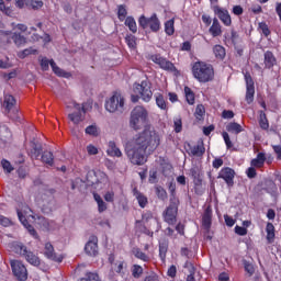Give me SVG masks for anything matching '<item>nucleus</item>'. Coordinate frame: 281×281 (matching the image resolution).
<instances>
[{
	"label": "nucleus",
	"instance_id": "nucleus-1",
	"mask_svg": "<svg viewBox=\"0 0 281 281\" xmlns=\"http://www.w3.org/2000/svg\"><path fill=\"white\" fill-rule=\"evenodd\" d=\"M161 144V136L150 125L136 134L125 145V155L133 166H144L148 161V155H153Z\"/></svg>",
	"mask_w": 281,
	"mask_h": 281
},
{
	"label": "nucleus",
	"instance_id": "nucleus-2",
	"mask_svg": "<svg viewBox=\"0 0 281 281\" xmlns=\"http://www.w3.org/2000/svg\"><path fill=\"white\" fill-rule=\"evenodd\" d=\"M192 74L199 82H212L214 80V66L205 61H195L192 66Z\"/></svg>",
	"mask_w": 281,
	"mask_h": 281
},
{
	"label": "nucleus",
	"instance_id": "nucleus-3",
	"mask_svg": "<svg viewBox=\"0 0 281 281\" xmlns=\"http://www.w3.org/2000/svg\"><path fill=\"white\" fill-rule=\"evenodd\" d=\"M146 122H148V110L143 105H136L130 115V127L133 131H142Z\"/></svg>",
	"mask_w": 281,
	"mask_h": 281
},
{
	"label": "nucleus",
	"instance_id": "nucleus-4",
	"mask_svg": "<svg viewBox=\"0 0 281 281\" xmlns=\"http://www.w3.org/2000/svg\"><path fill=\"white\" fill-rule=\"evenodd\" d=\"M11 249H13L15 254L23 256L29 265H32L33 267H38L41 265V259L38 256H36L32 250L27 249V246L23 245V243L14 241L11 245Z\"/></svg>",
	"mask_w": 281,
	"mask_h": 281
},
{
	"label": "nucleus",
	"instance_id": "nucleus-5",
	"mask_svg": "<svg viewBox=\"0 0 281 281\" xmlns=\"http://www.w3.org/2000/svg\"><path fill=\"white\" fill-rule=\"evenodd\" d=\"M74 111L68 114V120L72 122V124H80V122H85L87 117V111L91 109V105L87 102L80 104L77 102H72Z\"/></svg>",
	"mask_w": 281,
	"mask_h": 281
},
{
	"label": "nucleus",
	"instance_id": "nucleus-6",
	"mask_svg": "<svg viewBox=\"0 0 281 281\" xmlns=\"http://www.w3.org/2000/svg\"><path fill=\"white\" fill-rule=\"evenodd\" d=\"M2 108L10 120L16 122L19 120V108H16V99L12 94H4L2 100Z\"/></svg>",
	"mask_w": 281,
	"mask_h": 281
},
{
	"label": "nucleus",
	"instance_id": "nucleus-7",
	"mask_svg": "<svg viewBox=\"0 0 281 281\" xmlns=\"http://www.w3.org/2000/svg\"><path fill=\"white\" fill-rule=\"evenodd\" d=\"M105 109L109 113H124V97L119 92H114L105 102Z\"/></svg>",
	"mask_w": 281,
	"mask_h": 281
},
{
	"label": "nucleus",
	"instance_id": "nucleus-8",
	"mask_svg": "<svg viewBox=\"0 0 281 281\" xmlns=\"http://www.w3.org/2000/svg\"><path fill=\"white\" fill-rule=\"evenodd\" d=\"M133 91L140 95V100H143V102H150V100H153L151 85L148 80H143L140 83L135 82Z\"/></svg>",
	"mask_w": 281,
	"mask_h": 281
},
{
	"label": "nucleus",
	"instance_id": "nucleus-9",
	"mask_svg": "<svg viewBox=\"0 0 281 281\" xmlns=\"http://www.w3.org/2000/svg\"><path fill=\"white\" fill-rule=\"evenodd\" d=\"M138 25L143 30L149 27L153 32H159L161 30V22L157 16V13H153L150 18H146V15H140L138 19Z\"/></svg>",
	"mask_w": 281,
	"mask_h": 281
},
{
	"label": "nucleus",
	"instance_id": "nucleus-10",
	"mask_svg": "<svg viewBox=\"0 0 281 281\" xmlns=\"http://www.w3.org/2000/svg\"><path fill=\"white\" fill-rule=\"evenodd\" d=\"M180 203L181 202L169 201V205L162 214L165 223H168V225H175V223H177V214H179Z\"/></svg>",
	"mask_w": 281,
	"mask_h": 281
},
{
	"label": "nucleus",
	"instance_id": "nucleus-11",
	"mask_svg": "<svg viewBox=\"0 0 281 281\" xmlns=\"http://www.w3.org/2000/svg\"><path fill=\"white\" fill-rule=\"evenodd\" d=\"M148 60H151V63L158 65V67L164 69V71H175L177 69L175 64H172V61L168 60L166 57L161 56V54L149 55Z\"/></svg>",
	"mask_w": 281,
	"mask_h": 281
},
{
	"label": "nucleus",
	"instance_id": "nucleus-12",
	"mask_svg": "<svg viewBox=\"0 0 281 281\" xmlns=\"http://www.w3.org/2000/svg\"><path fill=\"white\" fill-rule=\"evenodd\" d=\"M244 79L246 82V97L245 100L247 104H251L254 102V95H256V86L254 83V78H251V74L246 71L244 74Z\"/></svg>",
	"mask_w": 281,
	"mask_h": 281
},
{
	"label": "nucleus",
	"instance_id": "nucleus-13",
	"mask_svg": "<svg viewBox=\"0 0 281 281\" xmlns=\"http://www.w3.org/2000/svg\"><path fill=\"white\" fill-rule=\"evenodd\" d=\"M11 269L13 276L19 281H27V268H25V265L19 260H12L11 261Z\"/></svg>",
	"mask_w": 281,
	"mask_h": 281
},
{
	"label": "nucleus",
	"instance_id": "nucleus-14",
	"mask_svg": "<svg viewBox=\"0 0 281 281\" xmlns=\"http://www.w3.org/2000/svg\"><path fill=\"white\" fill-rule=\"evenodd\" d=\"M236 177V171L232 167H223L217 176V179H223L228 188H234V178Z\"/></svg>",
	"mask_w": 281,
	"mask_h": 281
},
{
	"label": "nucleus",
	"instance_id": "nucleus-15",
	"mask_svg": "<svg viewBox=\"0 0 281 281\" xmlns=\"http://www.w3.org/2000/svg\"><path fill=\"white\" fill-rule=\"evenodd\" d=\"M213 12L214 14H216L223 25H225L226 27L232 26V15H229V11L227 9L215 5L213 7Z\"/></svg>",
	"mask_w": 281,
	"mask_h": 281
},
{
	"label": "nucleus",
	"instance_id": "nucleus-16",
	"mask_svg": "<svg viewBox=\"0 0 281 281\" xmlns=\"http://www.w3.org/2000/svg\"><path fill=\"white\" fill-rule=\"evenodd\" d=\"M44 256L47 260H52L53 262H63V255H57L54 249V245L52 243H46L44 247Z\"/></svg>",
	"mask_w": 281,
	"mask_h": 281
},
{
	"label": "nucleus",
	"instance_id": "nucleus-17",
	"mask_svg": "<svg viewBox=\"0 0 281 281\" xmlns=\"http://www.w3.org/2000/svg\"><path fill=\"white\" fill-rule=\"evenodd\" d=\"M85 252L87 254V256H91L92 258H95V256H98V237L95 235L90 236L89 240L85 246Z\"/></svg>",
	"mask_w": 281,
	"mask_h": 281
},
{
	"label": "nucleus",
	"instance_id": "nucleus-18",
	"mask_svg": "<svg viewBox=\"0 0 281 281\" xmlns=\"http://www.w3.org/2000/svg\"><path fill=\"white\" fill-rule=\"evenodd\" d=\"M16 213H18L20 223H22V225L27 229L29 234H31L33 238L38 239V233L34 228V226H32V224L27 222V218L25 217V215H23V212H21V210H18Z\"/></svg>",
	"mask_w": 281,
	"mask_h": 281
},
{
	"label": "nucleus",
	"instance_id": "nucleus-19",
	"mask_svg": "<svg viewBox=\"0 0 281 281\" xmlns=\"http://www.w3.org/2000/svg\"><path fill=\"white\" fill-rule=\"evenodd\" d=\"M209 34H211L213 38L223 36V26L221 25V22H218V19L216 18L213 19V23L209 29Z\"/></svg>",
	"mask_w": 281,
	"mask_h": 281
},
{
	"label": "nucleus",
	"instance_id": "nucleus-20",
	"mask_svg": "<svg viewBox=\"0 0 281 281\" xmlns=\"http://www.w3.org/2000/svg\"><path fill=\"white\" fill-rule=\"evenodd\" d=\"M212 205L206 206L202 215V225L205 229H210V227H212Z\"/></svg>",
	"mask_w": 281,
	"mask_h": 281
},
{
	"label": "nucleus",
	"instance_id": "nucleus-21",
	"mask_svg": "<svg viewBox=\"0 0 281 281\" xmlns=\"http://www.w3.org/2000/svg\"><path fill=\"white\" fill-rule=\"evenodd\" d=\"M188 146L190 148L189 155H191L192 157H203V155H205V145L203 144V142L195 146H192L190 144H188Z\"/></svg>",
	"mask_w": 281,
	"mask_h": 281
},
{
	"label": "nucleus",
	"instance_id": "nucleus-22",
	"mask_svg": "<svg viewBox=\"0 0 281 281\" xmlns=\"http://www.w3.org/2000/svg\"><path fill=\"white\" fill-rule=\"evenodd\" d=\"M265 161H267V154L260 151L256 158L251 159L250 166L252 168H265Z\"/></svg>",
	"mask_w": 281,
	"mask_h": 281
},
{
	"label": "nucleus",
	"instance_id": "nucleus-23",
	"mask_svg": "<svg viewBox=\"0 0 281 281\" xmlns=\"http://www.w3.org/2000/svg\"><path fill=\"white\" fill-rule=\"evenodd\" d=\"M133 195L137 200L139 207H142L143 210L148 205V198L144 195V193L139 192L137 188L133 189Z\"/></svg>",
	"mask_w": 281,
	"mask_h": 281
},
{
	"label": "nucleus",
	"instance_id": "nucleus-24",
	"mask_svg": "<svg viewBox=\"0 0 281 281\" xmlns=\"http://www.w3.org/2000/svg\"><path fill=\"white\" fill-rule=\"evenodd\" d=\"M50 67L55 76H58L59 78H71V72L63 70L56 65V61H54V59H50Z\"/></svg>",
	"mask_w": 281,
	"mask_h": 281
},
{
	"label": "nucleus",
	"instance_id": "nucleus-25",
	"mask_svg": "<svg viewBox=\"0 0 281 281\" xmlns=\"http://www.w3.org/2000/svg\"><path fill=\"white\" fill-rule=\"evenodd\" d=\"M213 54L217 60H225V57L227 56V52L221 44L213 46Z\"/></svg>",
	"mask_w": 281,
	"mask_h": 281
},
{
	"label": "nucleus",
	"instance_id": "nucleus-26",
	"mask_svg": "<svg viewBox=\"0 0 281 281\" xmlns=\"http://www.w3.org/2000/svg\"><path fill=\"white\" fill-rule=\"evenodd\" d=\"M277 59L271 50L265 53V66L266 69H272L276 66Z\"/></svg>",
	"mask_w": 281,
	"mask_h": 281
},
{
	"label": "nucleus",
	"instance_id": "nucleus-27",
	"mask_svg": "<svg viewBox=\"0 0 281 281\" xmlns=\"http://www.w3.org/2000/svg\"><path fill=\"white\" fill-rule=\"evenodd\" d=\"M154 98L156 100L158 109H161V111H168V102H166V98H164V94L161 92L155 93Z\"/></svg>",
	"mask_w": 281,
	"mask_h": 281
},
{
	"label": "nucleus",
	"instance_id": "nucleus-28",
	"mask_svg": "<svg viewBox=\"0 0 281 281\" xmlns=\"http://www.w3.org/2000/svg\"><path fill=\"white\" fill-rule=\"evenodd\" d=\"M106 153L109 157H122V150L119 149L117 145L113 140L109 142V147Z\"/></svg>",
	"mask_w": 281,
	"mask_h": 281
},
{
	"label": "nucleus",
	"instance_id": "nucleus-29",
	"mask_svg": "<svg viewBox=\"0 0 281 281\" xmlns=\"http://www.w3.org/2000/svg\"><path fill=\"white\" fill-rule=\"evenodd\" d=\"M189 175L193 179V183H196V181H203V172L201 171V168L196 166L189 170Z\"/></svg>",
	"mask_w": 281,
	"mask_h": 281
},
{
	"label": "nucleus",
	"instance_id": "nucleus-30",
	"mask_svg": "<svg viewBox=\"0 0 281 281\" xmlns=\"http://www.w3.org/2000/svg\"><path fill=\"white\" fill-rule=\"evenodd\" d=\"M132 254L137 258V260H142V262H150V256L146 255V252L142 251L137 247L132 249Z\"/></svg>",
	"mask_w": 281,
	"mask_h": 281
},
{
	"label": "nucleus",
	"instance_id": "nucleus-31",
	"mask_svg": "<svg viewBox=\"0 0 281 281\" xmlns=\"http://www.w3.org/2000/svg\"><path fill=\"white\" fill-rule=\"evenodd\" d=\"M93 199H94L95 203L98 204L99 214H102V212H106V210H108L106 202H104V200H102V196H100L99 193L93 192Z\"/></svg>",
	"mask_w": 281,
	"mask_h": 281
},
{
	"label": "nucleus",
	"instance_id": "nucleus-32",
	"mask_svg": "<svg viewBox=\"0 0 281 281\" xmlns=\"http://www.w3.org/2000/svg\"><path fill=\"white\" fill-rule=\"evenodd\" d=\"M11 41H13L14 45L16 47H23L27 43V38L25 36L21 35V33H13L11 35Z\"/></svg>",
	"mask_w": 281,
	"mask_h": 281
},
{
	"label": "nucleus",
	"instance_id": "nucleus-33",
	"mask_svg": "<svg viewBox=\"0 0 281 281\" xmlns=\"http://www.w3.org/2000/svg\"><path fill=\"white\" fill-rule=\"evenodd\" d=\"M131 274L135 280H139V278H142L144 276V267L134 263L131 267Z\"/></svg>",
	"mask_w": 281,
	"mask_h": 281
},
{
	"label": "nucleus",
	"instance_id": "nucleus-34",
	"mask_svg": "<svg viewBox=\"0 0 281 281\" xmlns=\"http://www.w3.org/2000/svg\"><path fill=\"white\" fill-rule=\"evenodd\" d=\"M124 25L128 27L132 34H137V22L135 21V18L131 15L127 16V19H125Z\"/></svg>",
	"mask_w": 281,
	"mask_h": 281
},
{
	"label": "nucleus",
	"instance_id": "nucleus-35",
	"mask_svg": "<svg viewBox=\"0 0 281 281\" xmlns=\"http://www.w3.org/2000/svg\"><path fill=\"white\" fill-rule=\"evenodd\" d=\"M266 232L268 243H273V240H276V226H273V224L269 222L266 226Z\"/></svg>",
	"mask_w": 281,
	"mask_h": 281
},
{
	"label": "nucleus",
	"instance_id": "nucleus-36",
	"mask_svg": "<svg viewBox=\"0 0 281 281\" xmlns=\"http://www.w3.org/2000/svg\"><path fill=\"white\" fill-rule=\"evenodd\" d=\"M168 190L170 194L169 201H171L172 203L180 202L179 198L177 196V183L170 182L168 186Z\"/></svg>",
	"mask_w": 281,
	"mask_h": 281
},
{
	"label": "nucleus",
	"instance_id": "nucleus-37",
	"mask_svg": "<svg viewBox=\"0 0 281 281\" xmlns=\"http://www.w3.org/2000/svg\"><path fill=\"white\" fill-rule=\"evenodd\" d=\"M42 154H43V146L38 143H33V146L31 149V158L38 159Z\"/></svg>",
	"mask_w": 281,
	"mask_h": 281
},
{
	"label": "nucleus",
	"instance_id": "nucleus-38",
	"mask_svg": "<svg viewBox=\"0 0 281 281\" xmlns=\"http://www.w3.org/2000/svg\"><path fill=\"white\" fill-rule=\"evenodd\" d=\"M226 131L228 133H235V135H238L239 133H243V126L236 122H231L226 125Z\"/></svg>",
	"mask_w": 281,
	"mask_h": 281
},
{
	"label": "nucleus",
	"instance_id": "nucleus-39",
	"mask_svg": "<svg viewBox=\"0 0 281 281\" xmlns=\"http://www.w3.org/2000/svg\"><path fill=\"white\" fill-rule=\"evenodd\" d=\"M125 43L130 49H137V36L133 34H127L125 36Z\"/></svg>",
	"mask_w": 281,
	"mask_h": 281
},
{
	"label": "nucleus",
	"instance_id": "nucleus-40",
	"mask_svg": "<svg viewBox=\"0 0 281 281\" xmlns=\"http://www.w3.org/2000/svg\"><path fill=\"white\" fill-rule=\"evenodd\" d=\"M165 33L167 36H172L175 34V18L165 22Z\"/></svg>",
	"mask_w": 281,
	"mask_h": 281
},
{
	"label": "nucleus",
	"instance_id": "nucleus-41",
	"mask_svg": "<svg viewBox=\"0 0 281 281\" xmlns=\"http://www.w3.org/2000/svg\"><path fill=\"white\" fill-rule=\"evenodd\" d=\"M42 161L47 166H54V154L52 151H43Z\"/></svg>",
	"mask_w": 281,
	"mask_h": 281
},
{
	"label": "nucleus",
	"instance_id": "nucleus-42",
	"mask_svg": "<svg viewBox=\"0 0 281 281\" xmlns=\"http://www.w3.org/2000/svg\"><path fill=\"white\" fill-rule=\"evenodd\" d=\"M259 126L262 131H269V120L263 111L260 112Z\"/></svg>",
	"mask_w": 281,
	"mask_h": 281
},
{
	"label": "nucleus",
	"instance_id": "nucleus-43",
	"mask_svg": "<svg viewBox=\"0 0 281 281\" xmlns=\"http://www.w3.org/2000/svg\"><path fill=\"white\" fill-rule=\"evenodd\" d=\"M193 190L198 196H203V194H205V189H203V181L196 180V182H193Z\"/></svg>",
	"mask_w": 281,
	"mask_h": 281
},
{
	"label": "nucleus",
	"instance_id": "nucleus-44",
	"mask_svg": "<svg viewBox=\"0 0 281 281\" xmlns=\"http://www.w3.org/2000/svg\"><path fill=\"white\" fill-rule=\"evenodd\" d=\"M127 14H128V11H126V7L124 4H121L117 7V19L120 21H126Z\"/></svg>",
	"mask_w": 281,
	"mask_h": 281
},
{
	"label": "nucleus",
	"instance_id": "nucleus-45",
	"mask_svg": "<svg viewBox=\"0 0 281 281\" xmlns=\"http://www.w3.org/2000/svg\"><path fill=\"white\" fill-rule=\"evenodd\" d=\"M77 281H100V276L95 272H87L83 278Z\"/></svg>",
	"mask_w": 281,
	"mask_h": 281
},
{
	"label": "nucleus",
	"instance_id": "nucleus-46",
	"mask_svg": "<svg viewBox=\"0 0 281 281\" xmlns=\"http://www.w3.org/2000/svg\"><path fill=\"white\" fill-rule=\"evenodd\" d=\"M43 5V0H27V8H32V10H41Z\"/></svg>",
	"mask_w": 281,
	"mask_h": 281
},
{
	"label": "nucleus",
	"instance_id": "nucleus-47",
	"mask_svg": "<svg viewBox=\"0 0 281 281\" xmlns=\"http://www.w3.org/2000/svg\"><path fill=\"white\" fill-rule=\"evenodd\" d=\"M244 269L248 276H254L256 273V268H254V263L247 260H243Z\"/></svg>",
	"mask_w": 281,
	"mask_h": 281
},
{
	"label": "nucleus",
	"instance_id": "nucleus-48",
	"mask_svg": "<svg viewBox=\"0 0 281 281\" xmlns=\"http://www.w3.org/2000/svg\"><path fill=\"white\" fill-rule=\"evenodd\" d=\"M205 115V106L203 104H200L195 109L194 117L201 122Z\"/></svg>",
	"mask_w": 281,
	"mask_h": 281
},
{
	"label": "nucleus",
	"instance_id": "nucleus-49",
	"mask_svg": "<svg viewBox=\"0 0 281 281\" xmlns=\"http://www.w3.org/2000/svg\"><path fill=\"white\" fill-rule=\"evenodd\" d=\"M173 131L175 133H181L183 131V122L180 116L173 119Z\"/></svg>",
	"mask_w": 281,
	"mask_h": 281
},
{
	"label": "nucleus",
	"instance_id": "nucleus-50",
	"mask_svg": "<svg viewBox=\"0 0 281 281\" xmlns=\"http://www.w3.org/2000/svg\"><path fill=\"white\" fill-rule=\"evenodd\" d=\"M184 93L188 104H194V92L192 89H190V87H184Z\"/></svg>",
	"mask_w": 281,
	"mask_h": 281
},
{
	"label": "nucleus",
	"instance_id": "nucleus-51",
	"mask_svg": "<svg viewBox=\"0 0 281 281\" xmlns=\"http://www.w3.org/2000/svg\"><path fill=\"white\" fill-rule=\"evenodd\" d=\"M166 254H168V244H159V258L162 262L166 261Z\"/></svg>",
	"mask_w": 281,
	"mask_h": 281
},
{
	"label": "nucleus",
	"instance_id": "nucleus-52",
	"mask_svg": "<svg viewBox=\"0 0 281 281\" xmlns=\"http://www.w3.org/2000/svg\"><path fill=\"white\" fill-rule=\"evenodd\" d=\"M36 53H37L36 49L30 47V48H26V49H24V50L18 53V56H19L21 59H23V58H27V56H31V54H36Z\"/></svg>",
	"mask_w": 281,
	"mask_h": 281
},
{
	"label": "nucleus",
	"instance_id": "nucleus-53",
	"mask_svg": "<svg viewBox=\"0 0 281 281\" xmlns=\"http://www.w3.org/2000/svg\"><path fill=\"white\" fill-rule=\"evenodd\" d=\"M156 194L160 201H166L168 199V192L161 187L156 188Z\"/></svg>",
	"mask_w": 281,
	"mask_h": 281
},
{
	"label": "nucleus",
	"instance_id": "nucleus-54",
	"mask_svg": "<svg viewBox=\"0 0 281 281\" xmlns=\"http://www.w3.org/2000/svg\"><path fill=\"white\" fill-rule=\"evenodd\" d=\"M222 137L226 144L227 150L234 148V143H232V139L229 138V134L227 132H223Z\"/></svg>",
	"mask_w": 281,
	"mask_h": 281
},
{
	"label": "nucleus",
	"instance_id": "nucleus-55",
	"mask_svg": "<svg viewBox=\"0 0 281 281\" xmlns=\"http://www.w3.org/2000/svg\"><path fill=\"white\" fill-rule=\"evenodd\" d=\"M222 137L226 144L227 150L234 148V143H232V139L229 138V134L227 132H223Z\"/></svg>",
	"mask_w": 281,
	"mask_h": 281
},
{
	"label": "nucleus",
	"instance_id": "nucleus-56",
	"mask_svg": "<svg viewBox=\"0 0 281 281\" xmlns=\"http://www.w3.org/2000/svg\"><path fill=\"white\" fill-rule=\"evenodd\" d=\"M86 134L91 135L92 137H98V135H99L98 126L90 125V126L86 127Z\"/></svg>",
	"mask_w": 281,
	"mask_h": 281
},
{
	"label": "nucleus",
	"instance_id": "nucleus-57",
	"mask_svg": "<svg viewBox=\"0 0 281 281\" xmlns=\"http://www.w3.org/2000/svg\"><path fill=\"white\" fill-rule=\"evenodd\" d=\"M1 166H2L3 170L8 172V175H10V172H12V170H14V167H12V164L7 159L1 160Z\"/></svg>",
	"mask_w": 281,
	"mask_h": 281
},
{
	"label": "nucleus",
	"instance_id": "nucleus-58",
	"mask_svg": "<svg viewBox=\"0 0 281 281\" xmlns=\"http://www.w3.org/2000/svg\"><path fill=\"white\" fill-rule=\"evenodd\" d=\"M259 30H261L263 36H269L271 34V30H269L267 22H260Z\"/></svg>",
	"mask_w": 281,
	"mask_h": 281
},
{
	"label": "nucleus",
	"instance_id": "nucleus-59",
	"mask_svg": "<svg viewBox=\"0 0 281 281\" xmlns=\"http://www.w3.org/2000/svg\"><path fill=\"white\" fill-rule=\"evenodd\" d=\"M103 199L106 203H113L115 201V192L113 190L105 192Z\"/></svg>",
	"mask_w": 281,
	"mask_h": 281
},
{
	"label": "nucleus",
	"instance_id": "nucleus-60",
	"mask_svg": "<svg viewBox=\"0 0 281 281\" xmlns=\"http://www.w3.org/2000/svg\"><path fill=\"white\" fill-rule=\"evenodd\" d=\"M41 67L43 71H49V65H52V60L47 59V57L42 58Z\"/></svg>",
	"mask_w": 281,
	"mask_h": 281
},
{
	"label": "nucleus",
	"instance_id": "nucleus-61",
	"mask_svg": "<svg viewBox=\"0 0 281 281\" xmlns=\"http://www.w3.org/2000/svg\"><path fill=\"white\" fill-rule=\"evenodd\" d=\"M246 175L248 177V179H256L258 172L256 171V167H249L246 171Z\"/></svg>",
	"mask_w": 281,
	"mask_h": 281
},
{
	"label": "nucleus",
	"instance_id": "nucleus-62",
	"mask_svg": "<svg viewBox=\"0 0 281 281\" xmlns=\"http://www.w3.org/2000/svg\"><path fill=\"white\" fill-rule=\"evenodd\" d=\"M235 234H237V236H247V229L243 226H235Z\"/></svg>",
	"mask_w": 281,
	"mask_h": 281
},
{
	"label": "nucleus",
	"instance_id": "nucleus-63",
	"mask_svg": "<svg viewBox=\"0 0 281 281\" xmlns=\"http://www.w3.org/2000/svg\"><path fill=\"white\" fill-rule=\"evenodd\" d=\"M167 276L169 278H177V266H175V265L170 266L167 271Z\"/></svg>",
	"mask_w": 281,
	"mask_h": 281
},
{
	"label": "nucleus",
	"instance_id": "nucleus-64",
	"mask_svg": "<svg viewBox=\"0 0 281 281\" xmlns=\"http://www.w3.org/2000/svg\"><path fill=\"white\" fill-rule=\"evenodd\" d=\"M272 149L277 154L278 161H281V145H272Z\"/></svg>",
	"mask_w": 281,
	"mask_h": 281
}]
</instances>
